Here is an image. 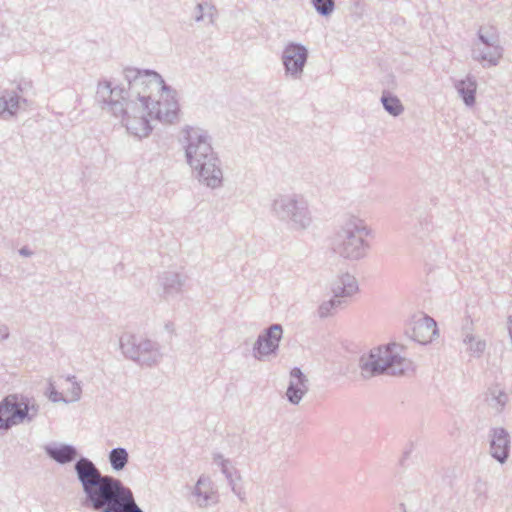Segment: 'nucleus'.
<instances>
[{
    "label": "nucleus",
    "mask_w": 512,
    "mask_h": 512,
    "mask_svg": "<svg viewBox=\"0 0 512 512\" xmlns=\"http://www.w3.org/2000/svg\"><path fill=\"white\" fill-rule=\"evenodd\" d=\"M411 331L414 340L421 344H427L436 336L437 325L432 318L424 314H417L412 319Z\"/></svg>",
    "instance_id": "obj_7"
},
{
    "label": "nucleus",
    "mask_w": 512,
    "mask_h": 512,
    "mask_svg": "<svg viewBox=\"0 0 512 512\" xmlns=\"http://www.w3.org/2000/svg\"><path fill=\"white\" fill-rule=\"evenodd\" d=\"M510 440L507 432L502 428L492 431L490 440V453L500 463H504L508 457Z\"/></svg>",
    "instance_id": "obj_11"
},
{
    "label": "nucleus",
    "mask_w": 512,
    "mask_h": 512,
    "mask_svg": "<svg viewBox=\"0 0 512 512\" xmlns=\"http://www.w3.org/2000/svg\"><path fill=\"white\" fill-rule=\"evenodd\" d=\"M382 101H383L385 109L393 115H398L403 110V107H402L399 99H397L396 97L386 96V97H383Z\"/></svg>",
    "instance_id": "obj_18"
},
{
    "label": "nucleus",
    "mask_w": 512,
    "mask_h": 512,
    "mask_svg": "<svg viewBox=\"0 0 512 512\" xmlns=\"http://www.w3.org/2000/svg\"><path fill=\"white\" fill-rule=\"evenodd\" d=\"M108 460L114 471L123 470L129 462V454L126 448H113L108 454Z\"/></svg>",
    "instance_id": "obj_15"
},
{
    "label": "nucleus",
    "mask_w": 512,
    "mask_h": 512,
    "mask_svg": "<svg viewBox=\"0 0 512 512\" xmlns=\"http://www.w3.org/2000/svg\"><path fill=\"white\" fill-rule=\"evenodd\" d=\"M191 127L186 126L183 130V144L185 149V156L188 165L192 166V140H191Z\"/></svg>",
    "instance_id": "obj_19"
},
{
    "label": "nucleus",
    "mask_w": 512,
    "mask_h": 512,
    "mask_svg": "<svg viewBox=\"0 0 512 512\" xmlns=\"http://www.w3.org/2000/svg\"><path fill=\"white\" fill-rule=\"evenodd\" d=\"M173 326H174V325H173V323L168 322V323L165 325V328H166L169 332H173V329H174V327H173Z\"/></svg>",
    "instance_id": "obj_30"
},
{
    "label": "nucleus",
    "mask_w": 512,
    "mask_h": 512,
    "mask_svg": "<svg viewBox=\"0 0 512 512\" xmlns=\"http://www.w3.org/2000/svg\"><path fill=\"white\" fill-rule=\"evenodd\" d=\"M199 178L205 185L215 188L222 182V172L218 167V160L211 152L205 155V160L199 169Z\"/></svg>",
    "instance_id": "obj_10"
},
{
    "label": "nucleus",
    "mask_w": 512,
    "mask_h": 512,
    "mask_svg": "<svg viewBox=\"0 0 512 512\" xmlns=\"http://www.w3.org/2000/svg\"><path fill=\"white\" fill-rule=\"evenodd\" d=\"M166 295H174L180 292L182 282L180 276L175 272H164L160 277Z\"/></svg>",
    "instance_id": "obj_16"
},
{
    "label": "nucleus",
    "mask_w": 512,
    "mask_h": 512,
    "mask_svg": "<svg viewBox=\"0 0 512 512\" xmlns=\"http://www.w3.org/2000/svg\"><path fill=\"white\" fill-rule=\"evenodd\" d=\"M74 470L84 495L83 507L95 512H144L128 486L114 476L103 474L89 458H78Z\"/></svg>",
    "instance_id": "obj_2"
},
{
    "label": "nucleus",
    "mask_w": 512,
    "mask_h": 512,
    "mask_svg": "<svg viewBox=\"0 0 512 512\" xmlns=\"http://www.w3.org/2000/svg\"><path fill=\"white\" fill-rule=\"evenodd\" d=\"M10 332L7 325H0V342L9 338Z\"/></svg>",
    "instance_id": "obj_25"
},
{
    "label": "nucleus",
    "mask_w": 512,
    "mask_h": 512,
    "mask_svg": "<svg viewBox=\"0 0 512 512\" xmlns=\"http://www.w3.org/2000/svg\"><path fill=\"white\" fill-rule=\"evenodd\" d=\"M316 9L322 14H328L333 10V0H313Z\"/></svg>",
    "instance_id": "obj_21"
},
{
    "label": "nucleus",
    "mask_w": 512,
    "mask_h": 512,
    "mask_svg": "<svg viewBox=\"0 0 512 512\" xmlns=\"http://www.w3.org/2000/svg\"><path fill=\"white\" fill-rule=\"evenodd\" d=\"M359 255H360V253H354L353 251H349V250L346 251L347 257H358Z\"/></svg>",
    "instance_id": "obj_28"
},
{
    "label": "nucleus",
    "mask_w": 512,
    "mask_h": 512,
    "mask_svg": "<svg viewBox=\"0 0 512 512\" xmlns=\"http://www.w3.org/2000/svg\"><path fill=\"white\" fill-rule=\"evenodd\" d=\"M320 314H321L322 316H325V315H327V314H328V308H327L325 305H323V306L320 308Z\"/></svg>",
    "instance_id": "obj_29"
},
{
    "label": "nucleus",
    "mask_w": 512,
    "mask_h": 512,
    "mask_svg": "<svg viewBox=\"0 0 512 512\" xmlns=\"http://www.w3.org/2000/svg\"><path fill=\"white\" fill-rule=\"evenodd\" d=\"M307 53L304 47L290 44L284 51V65L288 72L295 74L302 70Z\"/></svg>",
    "instance_id": "obj_12"
},
{
    "label": "nucleus",
    "mask_w": 512,
    "mask_h": 512,
    "mask_svg": "<svg viewBox=\"0 0 512 512\" xmlns=\"http://www.w3.org/2000/svg\"><path fill=\"white\" fill-rule=\"evenodd\" d=\"M27 104V99L17 91L10 89L0 90V117L4 120L14 118L22 105Z\"/></svg>",
    "instance_id": "obj_8"
},
{
    "label": "nucleus",
    "mask_w": 512,
    "mask_h": 512,
    "mask_svg": "<svg viewBox=\"0 0 512 512\" xmlns=\"http://www.w3.org/2000/svg\"><path fill=\"white\" fill-rule=\"evenodd\" d=\"M400 347L396 344L378 347L371 351L362 366V375L370 377L391 369L392 373L403 372L405 359L400 356Z\"/></svg>",
    "instance_id": "obj_5"
},
{
    "label": "nucleus",
    "mask_w": 512,
    "mask_h": 512,
    "mask_svg": "<svg viewBox=\"0 0 512 512\" xmlns=\"http://www.w3.org/2000/svg\"><path fill=\"white\" fill-rule=\"evenodd\" d=\"M49 394H48V397L49 399L52 401V402H65V403H68V400L65 399L61 393H59L55 387L53 386L52 383H50V386H49Z\"/></svg>",
    "instance_id": "obj_23"
},
{
    "label": "nucleus",
    "mask_w": 512,
    "mask_h": 512,
    "mask_svg": "<svg viewBox=\"0 0 512 512\" xmlns=\"http://www.w3.org/2000/svg\"><path fill=\"white\" fill-rule=\"evenodd\" d=\"M204 150H211V149H210V146L205 147V149H204Z\"/></svg>",
    "instance_id": "obj_32"
},
{
    "label": "nucleus",
    "mask_w": 512,
    "mask_h": 512,
    "mask_svg": "<svg viewBox=\"0 0 512 512\" xmlns=\"http://www.w3.org/2000/svg\"><path fill=\"white\" fill-rule=\"evenodd\" d=\"M282 337V327L280 325H272L265 334L260 336L257 340L255 356L261 358L263 356L273 353Z\"/></svg>",
    "instance_id": "obj_9"
},
{
    "label": "nucleus",
    "mask_w": 512,
    "mask_h": 512,
    "mask_svg": "<svg viewBox=\"0 0 512 512\" xmlns=\"http://www.w3.org/2000/svg\"><path fill=\"white\" fill-rule=\"evenodd\" d=\"M32 88V82L31 81H21L17 84L15 89H12L13 91H17L21 96H24V93Z\"/></svg>",
    "instance_id": "obj_24"
},
{
    "label": "nucleus",
    "mask_w": 512,
    "mask_h": 512,
    "mask_svg": "<svg viewBox=\"0 0 512 512\" xmlns=\"http://www.w3.org/2000/svg\"><path fill=\"white\" fill-rule=\"evenodd\" d=\"M127 87H112L110 81L98 83L96 100L109 107L127 131L138 137H147L152 127L146 118L148 101L154 91H169L162 76L154 70L127 67L123 70Z\"/></svg>",
    "instance_id": "obj_1"
},
{
    "label": "nucleus",
    "mask_w": 512,
    "mask_h": 512,
    "mask_svg": "<svg viewBox=\"0 0 512 512\" xmlns=\"http://www.w3.org/2000/svg\"><path fill=\"white\" fill-rule=\"evenodd\" d=\"M467 91H464V89H461V92L463 94V98L466 104L471 105L475 101L474 93H475V85L473 83H470L468 85Z\"/></svg>",
    "instance_id": "obj_22"
},
{
    "label": "nucleus",
    "mask_w": 512,
    "mask_h": 512,
    "mask_svg": "<svg viewBox=\"0 0 512 512\" xmlns=\"http://www.w3.org/2000/svg\"><path fill=\"white\" fill-rule=\"evenodd\" d=\"M357 291V285L353 277L346 275L334 284L333 292L335 298L351 296Z\"/></svg>",
    "instance_id": "obj_14"
},
{
    "label": "nucleus",
    "mask_w": 512,
    "mask_h": 512,
    "mask_svg": "<svg viewBox=\"0 0 512 512\" xmlns=\"http://www.w3.org/2000/svg\"><path fill=\"white\" fill-rule=\"evenodd\" d=\"M362 241L361 240H354L353 242H350L349 245L351 246H355V247H359V246H362Z\"/></svg>",
    "instance_id": "obj_27"
},
{
    "label": "nucleus",
    "mask_w": 512,
    "mask_h": 512,
    "mask_svg": "<svg viewBox=\"0 0 512 512\" xmlns=\"http://www.w3.org/2000/svg\"><path fill=\"white\" fill-rule=\"evenodd\" d=\"M19 254L23 257H31L34 252L28 246H23L19 249Z\"/></svg>",
    "instance_id": "obj_26"
},
{
    "label": "nucleus",
    "mask_w": 512,
    "mask_h": 512,
    "mask_svg": "<svg viewBox=\"0 0 512 512\" xmlns=\"http://www.w3.org/2000/svg\"><path fill=\"white\" fill-rule=\"evenodd\" d=\"M67 380L72 383L71 387V399L69 401H78L81 397L82 388L80 384L76 381V377L74 375L68 376Z\"/></svg>",
    "instance_id": "obj_20"
},
{
    "label": "nucleus",
    "mask_w": 512,
    "mask_h": 512,
    "mask_svg": "<svg viewBox=\"0 0 512 512\" xmlns=\"http://www.w3.org/2000/svg\"><path fill=\"white\" fill-rule=\"evenodd\" d=\"M292 381L287 390V396L292 403H298L303 395V390L298 386H303V377L299 369L291 372Z\"/></svg>",
    "instance_id": "obj_17"
},
{
    "label": "nucleus",
    "mask_w": 512,
    "mask_h": 512,
    "mask_svg": "<svg viewBox=\"0 0 512 512\" xmlns=\"http://www.w3.org/2000/svg\"><path fill=\"white\" fill-rule=\"evenodd\" d=\"M119 346L125 358L140 366H156L163 357L158 342L131 333L121 335Z\"/></svg>",
    "instance_id": "obj_3"
},
{
    "label": "nucleus",
    "mask_w": 512,
    "mask_h": 512,
    "mask_svg": "<svg viewBox=\"0 0 512 512\" xmlns=\"http://www.w3.org/2000/svg\"><path fill=\"white\" fill-rule=\"evenodd\" d=\"M45 452L49 458L61 465L73 462L78 456L76 447L71 444L47 445Z\"/></svg>",
    "instance_id": "obj_13"
},
{
    "label": "nucleus",
    "mask_w": 512,
    "mask_h": 512,
    "mask_svg": "<svg viewBox=\"0 0 512 512\" xmlns=\"http://www.w3.org/2000/svg\"><path fill=\"white\" fill-rule=\"evenodd\" d=\"M169 91H161L160 99L152 103L146 110V118L149 116L162 123L172 124L178 120L179 104L176 99V91L168 86Z\"/></svg>",
    "instance_id": "obj_6"
},
{
    "label": "nucleus",
    "mask_w": 512,
    "mask_h": 512,
    "mask_svg": "<svg viewBox=\"0 0 512 512\" xmlns=\"http://www.w3.org/2000/svg\"><path fill=\"white\" fill-rule=\"evenodd\" d=\"M100 103L102 104V102H100ZM103 105L104 106H102V109H105V106H106L107 110L109 111V107L106 104H104V103H103Z\"/></svg>",
    "instance_id": "obj_31"
},
{
    "label": "nucleus",
    "mask_w": 512,
    "mask_h": 512,
    "mask_svg": "<svg viewBox=\"0 0 512 512\" xmlns=\"http://www.w3.org/2000/svg\"><path fill=\"white\" fill-rule=\"evenodd\" d=\"M39 413L34 399L23 395L10 394L0 402V430L32 422Z\"/></svg>",
    "instance_id": "obj_4"
}]
</instances>
